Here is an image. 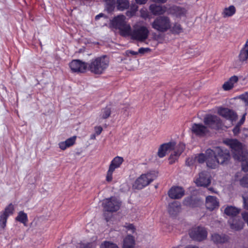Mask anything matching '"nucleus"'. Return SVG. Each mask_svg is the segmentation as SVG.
Instances as JSON below:
<instances>
[{
  "instance_id": "55",
  "label": "nucleus",
  "mask_w": 248,
  "mask_h": 248,
  "mask_svg": "<svg viewBox=\"0 0 248 248\" xmlns=\"http://www.w3.org/2000/svg\"><path fill=\"white\" fill-rule=\"evenodd\" d=\"M246 113H245V114L243 115V116H242V117L241 119L240 120V122H239V125H241V124H243V123L244 122V121H245V116H246Z\"/></svg>"
},
{
  "instance_id": "37",
  "label": "nucleus",
  "mask_w": 248,
  "mask_h": 248,
  "mask_svg": "<svg viewBox=\"0 0 248 248\" xmlns=\"http://www.w3.org/2000/svg\"><path fill=\"white\" fill-rule=\"evenodd\" d=\"M185 148V145L183 143H180L176 147V150L175 151L178 155H180L183 152Z\"/></svg>"
},
{
  "instance_id": "11",
  "label": "nucleus",
  "mask_w": 248,
  "mask_h": 248,
  "mask_svg": "<svg viewBox=\"0 0 248 248\" xmlns=\"http://www.w3.org/2000/svg\"><path fill=\"white\" fill-rule=\"evenodd\" d=\"M123 161V158L120 156H116L111 161L106 176V180L108 182H109L112 181L113 171L121 166Z\"/></svg>"
},
{
  "instance_id": "25",
  "label": "nucleus",
  "mask_w": 248,
  "mask_h": 248,
  "mask_svg": "<svg viewBox=\"0 0 248 248\" xmlns=\"http://www.w3.org/2000/svg\"><path fill=\"white\" fill-rule=\"evenodd\" d=\"M76 138V136H73L67 139L64 141L60 142L59 143V148L62 150H64L67 148L72 146L75 144Z\"/></svg>"
},
{
  "instance_id": "14",
  "label": "nucleus",
  "mask_w": 248,
  "mask_h": 248,
  "mask_svg": "<svg viewBox=\"0 0 248 248\" xmlns=\"http://www.w3.org/2000/svg\"><path fill=\"white\" fill-rule=\"evenodd\" d=\"M69 66L73 72L84 73L88 69V63L79 60H74L69 63Z\"/></svg>"
},
{
  "instance_id": "32",
  "label": "nucleus",
  "mask_w": 248,
  "mask_h": 248,
  "mask_svg": "<svg viewBox=\"0 0 248 248\" xmlns=\"http://www.w3.org/2000/svg\"><path fill=\"white\" fill-rule=\"evenodd\" d=\"M173 33L179 34L183 32V28L181 25L178 23H174L171 28L170 30Z\"/></svg>"
},
{
  "instance_id": "26",
  "label": "nucleus",
  "mask_w": 248,
  "mask_h": 248,
  "mask_svg": "<svg viewBox=\"0 0 248 248\" xmlns=\"http://www.w3.org/2000/svg\"><path fill=\"white\" fill-rule=\"evenodd\" d=\"M115 4L117 10L121 11L127 9L130 6L128 0H117Z\"/></svg>"
},
{
  "instance_id": "15",
  "label": "nucleus",
  "mask_w": 248,
  "mask_h": 248,
  "mask_svg": "<svg viewBox=\"0 0 248 248\" xmlns=\"http://www.w3.org/2000/svg\"><path fill=\"white\" fill-rule=\"evenodd\" d=\"M167 12L176 18H181L186 16V10L184 7L173 5L168 9Z\"/></svg>"
},
{
  "instance_id": "5",
  "label": "nucleus",
  "mask_w": 248,
  "mask_h": 248,
  "mask_svg": "<svg viewBox=\"0 0 248 248\" xmlns=\"http://www.w3.org/2000/svg\"><path fill=\"white\" fill-rule=\"evenodd\" d=\"M126 17L123 15H120L113 18L111 21V25L120 30L121 35L126 37L129 32L130 26L127 24Z\"/></svg>"
},
{
  "instance_id": "41",
  "label": "nucleus",
  "mask_w": 248,
  "mask_h": 248,
  "mask_svg": "<svg viewBox=\"0 0 248 248\" xmlns=\"http://www.w3.org/2000/svg\"><path fill=\"white\" fill-rule=\"evenodd\" d=\"M179 156V155H178L177 153L174 151V154H171L169 157L170 163L171 164L173 163Z\"/></svg>"
},
{
  "instance_id": "18",
  "label": "nucleus",
  "mask_w": 248,
  "mask_h": 248,
  "mask_svg": "<svg viewBox=\"0 0 248 248\" xmlns=\"http://www.w3.org/2000/svg\"><path fill=\"white\" fill-rule=\"evenodd\" d=\"M191 129L193 133L200 137L204 136L208 132L207 127L200 124H192Z\"/></svg>"
},
{
  "instance_id": "48",
  "label": "nucleus",
  "mask_w": 248,
  "mask_h": 248,
  "mask_svg": "<svg viewBox=\"0 0 248 248\" xmlns=\"http://www.w3.org/2000/svg\"><path fill=\"white\" fill-rule=\"evenodd\" d=\"M126 55L129 56L130 55H135L138 54V51H134L133 50H127L125 52Z\"/></svg>"
},
{
  "instance_id": "53",
  "label": "nucleus",
  "mask_w": 248,
  "mask_h": 248,
  "mask_svg": "<svg viewBox=\"0 0 248 248\" xmlns=\"http://www.w3.org/2000/svg\"><path fill=\"white\" fill-rule=\"evenodd\" d=\"M135 13H134L133 12H132L131 10H129V11H127L126 12V15L127 16H129V17H132L134 15H135Z\"/></svg>"
},
{
  "instance_id": "43",
  "label": "nucleus",
  "mask_w": 248,
  "mask_h": 248,
  "mask_svg": "<svg viewBox=\"0 0 248 248\" xmlns=\"http://www.w3.org/2000/svg\"><path fill=\"white\" fill-rule=\"evenodd\" d=\"M245 208L248 210V192L243 196Z\"/></svg>"
},
{
  "instance_id": "60",
  "label": "nucleus",
  "mask_w": 248,
  "mask_h": 248,
  "mask_svg": "<svg viewBox=\"0 0 248 248\" xmlns=\"http://www.w3.org/2000/svg\"><path fill=\"white\" fill-rule=\"evenodd\" d=\"M99 18H100L99 16H98V15H97V16H95V19H96V20L98 19Z\"/></svg>"
},
{
  "instance_id": "2",
  "label": "nucleus",
  "mask_w": 248,
  "mask_h": 248,
  "mask_svg": "<svg viewBox=\"0 0 248 248\" xmlns=\"http://www.w3.org/2000/svg\"><path fill=\"white\" fill-rule=\"evenodd\" d=\"M109 64V58L103 55L93 59L88 63V69L93 74L101 75L105 72Z\"/></svg>"
},
{
  "instance_id": "47",
  "label": "nucleus",
  "mask_w": 248,
  "mask_h": 248,
  "mask_svg": "<svg viewBox=\"0 0 248 248\" xmlns=\"http://www.w3.org/2000/svg\"><path fill=\"white\" fill-rule=\"evenodd\" d=\"M238 80V77L236 76H233L230 78L229 81L230 83H232V84L233 85L235 83L237 82Z\"/></svg>"
},
{
  "instance_id": "31",
  "label": "nucleus",
  "mask_w": 248,
  "mask_h": 248,
  "mask_svg": "<svg viewBox=\"0 0 248 248\" xmlns=\"http://www.w3.org/2000/svg\"><path fill=\"white\" fill-rule=\"evenodd\" d=\"M235 12V7L232 5L229 6L228 8H226L224 9L223 15L224 17L231 16H232Z\"/></svg>"
},
{
  "instance_id": "38",
  "label": "nucleus",
  "mask_w": 248,
  "mask_h": 248,
  "mask_svg": "<svg viewBox=\"0 0 248 248\" xmlns=\"http://www.w3.org/2000/svg\"><path fill=\"white\" fill-rule=\"evenodd\" d=\"M240 184L243 187H248V174L240 180Z\"/></svg>"
},
{
  "instance_id": "50",
  "label": "nucleus",
  "mask_w": 248,
  "mask_h": 248,
  "mask_svg": "<svg viewBox=\"0 0 248 248\" xmlns=\"http://www.w3.org/2000/svg\"><path fill=\"white\" fill-rule=\"evenodd\" d=\"M138 6L135 4H132L130 6V10H131L132 12H133L134 13H136V12L138 10Z\"/></svg>"
},
{
  "instance_id": "40",
  "label": "nucleus",
  "mask_w": 248,
  "mask_h": 248,
  "mask_svg": "<svg viewBox=\"0 0 248 248\" xmlns=\"http://www.w3.org/2000/svg\"><path fill=\"white\" fill-rule=\"evenodd\" d=\"M183 203L186 206H193V200L191 197L186 198L183 201Z\"/></svg>"
},
{
  "instance_id": "33",
  "label": "nucleus",
  "mask_w": 248,
  "mask_h": 248,
  "mask_svg": "<svg viewBox=\"0 0 248 248\" xmlns=\"http://www.w3.org/2000/svg\"><path fill=\"white\" fill-rule=\"evenodd\" d=\"M16 219L21 223H25L27 221V215L23 212L20 211Z\"/></svg>"
},
{
  "instance_id": "20",
  "label": "nucleus",
  "mask_w": 248,
  "mask_h": 248,
  "mask_svg": "<svg viewBox=\"0 0 248 248\" xmlns=\"http://www.w3.org/2000/svg\"><path fill=\"white\" fill-rule=\"evenodd\" d=\"M175 142H170L162 144L159 148L157 155L160 158L165 156L166 153L174 149Z\"/></svg>"
},
{
  "instance_id": "35",
  "label": "nucleus",
  "mask_w": 248,
  "mask_h": 248,
  "mask_svg": "<svg viewBox=\"0 0 248 248\" xmlns=\"http://www.w3.org/2000/svg\"><path fill=\"white\" fill-rule=\"evenodd\" d=\"M239 98L244 103L245 106L248 108V92L245 93L239 96Z\"/></svg>"
},
{
  "instance_id": "12",
  "label": "nucleus",
  "mask_w": 248,
  "mask_h": 248,
  "mask_svg": "<svg viewBox=\"0 0 248 248\" xmlns=\"http://www.w3.org/2000/svg\"><path fill=\"white\" fill-rule=\"evenodd\" d=\"M205 154L207 167L211 169H215L219 164L213 149H207L205 152Z\"/></svg>"
},
{
  "instance_id": "29",
  "label": "nucleus",
  "mask_w": 248,
  "mask_h": 248,
  "mask_svg": "<svg viewBox=\"0 0 248 248\" xmlns=\"http://www.w3.org/2000/svg\"><path fill=\"white\" fill-rule=\"evenodd\" d=\"M240 211L238 209L233 206H228L224 210V213L227 215L232 217H235L239 214Z\"/></svg>"
},
{
  "instance_id": "59",
  "label": "nucleus",
  "mask_w": 248,
  "mask_h": 248,
  "mask_svg": "<svg viewBox=\"0 0 248 248\" xmlns=\"http://www.w3.org/2000/svg\"><path fill=\"white\" fill-rule=\"evenodd\" d=\"M185 248H199L198 247L193 245H188Z\"/></svg>"
},
{
  "instance_id": "6",
  "label": "nucleus",
  "mask_w": 248,
  "mask_h": 248,
  "mask_svg": "<svg viewBox=\"0 0 248 248\" xmlns=\"http://www.w3.org/2000/svg\"><path fill=\"white\" fill-rule=\"evenodd\" d=\"M156 177L157 175L154 172L142 174L136 179L133 185V187L135 189H141L149 185L156 179Z\"/></svg>"
},
{
  "instance_id": "56",
  "label": "nucleus",
  "mask_w": 248,
  "mask_h": 248,
  "mask_svg": "<svg viewBox=\"0 0 248 248\" xmlns=\"http://www.w3.org/2000/svg\"><path fill=\"white\" fill-rule=\"evenodd\" d=\"M80 248H91L90 247V244H81L80 245Z\"/></svg>"
},
{
  "instance_id": "54",
  "label": "nucleus",
  "mask_w": 248,
  "mask_h": 248,
  "mask_svg": "<svg viewBox=\"0 0 248 248\" xmlns=\"http://www.w3.org/2000/svg\"><path fill=\"white\" fill-rule=\"evenodd\" d=\"M136 1L139 4H144L146 3L147 0H136Z\"/></svg>"
},
{
  "instance_id": "28",
  "label": "nucleus",
  "mask_w": 248,
  "mask_h": 248,
  "mask_svg": "<svg viewBox=\"0 0 248 248\" xmlns=\"http://www.w3.org/2000/svg\"><path fill=\"white\" fill-rule=\"evenodd\" d=\"M135 240L133 236L128 235L124 240L123 248H134Z\"/></svg>"
},
{
  "instance_id": "51",
  "label": "nucleus",
  "mask_w": 248,
  "mask_h": 248,
  "mask_svg": "<svg viewBox=\"0 0 248 248\" xmlns=\"http://www.w3.org/2000/svg\"><path fill=\"white\" fill-rule=\"evenodd\" d=\"M240 131V127L239 125H236L233 129V132L235 135L239 133Z\"/></svg>"
},
{
  "instance_id": "10",
  "label": "nucleus",
  "mask_w": 248,
  "mask_h": 248,
  "mask_svg": "<svg viewBox=\"0 0 248 248\" xmlns=\"http://www.w3.org/2000/svg\"><path fill=\"white\" fill-rule=\"evenodd\" d=\"M189 235L192 239L196 241H201L206 238L207 232L204 228L197 227L191 230Z\"/></svg>"
},
{
  "instance_id": "36",
  "label": "nucleus",
  "mask_w": 248,
  "mask_h": 248,
  "mask_svg": "<svg viewBox=\"0 0 248 248\" xmlns=\"http://www.w3.org/2000/svg\"><path fill=\"white\" fill-rule=\"evenodd\" d=\"M100 248H119L118 246L112 243H110L109 242H105L103 244H102Z\"/></svg>"
},
{
  "instance_id": "39",
  "label": "nucleus",
  "mask_w": 248,
  "mask_h": 248,
  "mask_svg": "<svg viewBox=\"0 0 248 248\" xmlns=\"http://www.w3.org/2000/svg\"><path fill=\"white\" fill-rule=\"evenodd\" d=\"M206 155L203 154H200L197 156L195 157L196 160L199 163H203L206 161Z\"/></svg>"
},
{
  "instance_id": "44",
  "label": "nucleus",
  "mask_w": 248,
  "mask_h": 248,
  "mask_svg": "<svg viewBox=\"0 0 248 248\" xmlns=\"http://www.w3.org/2000/svg\"><path fill=\"white\" fill-rule=\"evenodd\" d=\"M150 51H151V49L148 47H146V48L141 47L139 49L138 54H144L146 53H148V52H150Z\"/></svg>"
},
{
  "instance_id": "49",
  "label": "nucleus",
  "mask_w": 248,
  "mask_h": 248,
  "mask_svg": "<svg viewBox=\"0 0 248 248\" xmlns=\"http://www.w3.org/2000/svg\"><path fill=\"white\" fill-rule=\"evenodd\" d=\"M126 228L128 230L131 231L132 232H135V228H134V226L133 225V224H129L126 226Z\"/></svg>"
},
{
  "instance_id": "19",
  "label": "nucleus",
  "mask_w": 248,
  "mask_h": 248,
  "mask_svg": "<svg viewBox=\"0 0 248 248\" xmlns=\"http://www.w3.org/2000/svg\"><path fill=\"white\" fill-rule=\"evenodd\" d=\"M185 191L180 186L172 187L168 191L169 197L172 199H179L184 195Z\"/></svg>"
},
{
  "instance_id": "3",
  "label": "nucleus",
  "mask_w": 248,
  "mask_h": 248,
  "mask_svg": "<svg viewBox=\"0 0 248 248\" xmlns=\"http://www.w3.org/2000/svg\"><path fill=\"white\" fill-rule=\"evenodd\" d=\"M149 30L145 26L135 24L133 26L132 29L130 27L127 36H130L131 38L139 42H144L148 37Z\"/></svg>"
},
{
  "instance_id": "17",
  "label": "nucleus",
  "mask_w": 248,
  "mask_h": 248,
  "mask_svg": "<svg viewBox=\"0 0 248 248\" xmlns=\"http://www.w3.org/2000/svg\"><path fill=\"white\" fill-rule=\"evenodd\" d=\"M14 206L10 203L6 207L4 212L0 215V225L4 228L6 226L8 217L13 214Z\"/></svg>"
},
{
  "instance_id": "21",
  "label": "nucleus",
  "mask_w": 248,
  "mask_h": 248,
  "mask_svg": "<svg viewBox=\"0 0 248 248\" xmlns=\"http://www.w3.org/2000/svg\"><path fill=\"white\" fill-rule=\"evenodd\" d=\"M205 206L207 209L212 211L219 206V202L216 197L208 196L206 198Z\"/></svg>"
},
{
  "instance_id": "22",
  "label": "nucleus",
  "mask_w": 248,
  "mask_h": 248,
  "mask_svg": "<svg viewBox=\"0 0 248 248\" xmlns=\"http://www.w3.org/2000/svg\"><path fill=\"white\" fill-rule=\"evenodd\" d=\"M149 9L154 15L163 16L166 12H167L168 9L165 6L157 5L156 4H152L150 6Z\"/></svg>"
},
{
  "instance_id": "7",
  "label": "nucleus",
  "mask_w": 248,
  "mask_h": 248,
  "mask_svg": "<svg viewBox=\"0 0 248 248\" xmlns=\"http://www.w3.org/2000/svg\"><path fill=\"white\" fill-rule=\"evenodd\" d=\"M213 151L217 156L219 164L224 165L229 163L231 155L227 149L220 147H216L213 149Z\"/></svg>"
},
{
  "instance_id": "46",
  "label": "nucleus",
  "mask_w": 248,
  "mask_h": 248,
  "mask_svg": "<svg viewBox=\"0 0 248 248\" xmlns=\"http://www.w3.org/2000/svg\"><path fill=\"white\" fill-rule=\"evenodd\" d=\"M95 134L99 135L103 130V128L101 126H95L94 127Z\"/></svg>"
},
{
  "instance_id": "58",
  "label": "nucleus",
  "mask_w": 248,
  "mask_h": 248,
  "mask_svg": "<svg viewBox=\"0 0 248 248\" xmlns=\"http://www.w3.org/2000/svg\"><path fill=\"white\" fill-rule=\"evenodd\" d=\"M96 135H97L96 134H93L91 135L90 139L91 140H95L96 138Z\"/></svg>"
},
{
  "instance_id": "34",
  "label": "nucleus",
  "mask_w": 248,
  "mask_h": 248,
  "mask_svg": "<svg viewBox=\"0 0 248 248\" xmlns=\"http://www.w3.org/2000/svg\"><path fill=\"white\" fill-rule=\"evenodd\" d=\"M229 223L230 224L231 228L232 229H234L235 230H241L243 227V224L241 222L235 223L234 221H233V222H231V221L229 220Z\"/></svg>"
},
{
  "instance_id": "57",
  "label": "nucleus",
  "mask_w": 248,
  "mask_h": 248,
  "mask_svg": "<svg viewBox=\"0 0 248 248\" xmlns=\"http://www.w3.org/2000/svg\"><path fill=\"white\" fill-rule=\"evenodd\" d=\"M154 2H159L161 3H165L167 0H152Z\"/></svg>"
},
{
  "instance_id": "42",
  "label": "nucleus",
  "mask_w": 248,
  "mask_h": 248,
  "mask_svg": "<svg viewBox=\"0 0 248 248\" xmlns=\"http://www.w3.org/2000/svg\"><path fill=\"white\" fill-rule=\"evenodd\" d=\"M233 87V85L232 84V83H230L229 81L225 82L224 84L222 86V87L223 89L225 91H228Z\"/></svg>"
},
{
  "instance_id": "9",
  "label": "nucleus",
  "mask_w": 248,
  "mask_h": 248,
  "mask_svg": "<svg viewBox=\"0 0 248 248\" xmlns=\"http://www.w3.org/2000/svg\"><path fill=\"white\" fill-rule=\"evenodd\" d=\"M203 122L205 124L213 129H217L221 126V121L216 115H207L204 118Z\"/></svg>"
},
{
  "instance_id": "24",
  "label": "nucleus",
  "mask_w": 248,
  "mask_h": 248,
  "mask_svg": "<svg viewBox=\"0 0 248 248\" xmlns=\"http://www.w3.org/2000/svg\"><path fill=\"white\" fill-rule=\"evenodd\" d=\"M228 237L225 234L214 233L212 235L211 240L216 244H222L228 241Z\"/></svg>"
},
{
  "instance_id": "4",
  "label": "nucleus",
  "mask_w": 248,
  "mask_h": 248,
  "mask_svg": "<svg viewBox=\"0 0 248 248\" xmlns=\"http://www.w3.org/2000/svg\"><path fill=\"white\" fill-rule=\"evenodd\" d=\"M150 25L154 30L160 33H164L171 28L170 18L164 15L155 17Z\"/></svg>"
},
{
  "instance_id": "1",
  "label": "nucleus",
  "mask_w": 248,
  "mask_h": 248,
  "mask_svg": "<svg viewBox=\"0 0 248 248\" xmlns=\"http://www.w3.org/2000/svg\"><path fill=\"white\" fill-rule=\"evenodd\" d=\"M225 143L232 149L234 159L242 162V170L248 171V153L244 149L242 143L236 140L232 139L227 140Z\"/></svg>"
},
{
  "instance_id": "16",
  "label": "nucleus",
  "mask_w": 248,
  "mask_h": 248,
  "mask_svg": "<svg viewBox=\"0 0 248 248\" xmlns=\"http://www.w3.org/2000/svg\"><path fill=\"white\" fill-rule=\"evenodd\" d=\"M195 183L198 186L206 187L211 183L210 176L207 171H202L199 174V177Z\"/></svg>"
},
{
  "instance_id": "23",
  "label": "nucleus",
  "mask_w": 248,
  "mask_h": 248,
  "mask_svg": "<svg viewBox=\"0 0 248 248\" xmlns=\"http://www.w3.org/2000/svg\"><path fill=\"white\" fill-rule=\"evenodd\" d=\"M181 210V205L178 202H173L169 205L168 212L172 216L177 215Z\"/></svg>"
},
{
  "instance_id": "27",
  "label": "nucleus",
  "mask_w": 248,
  "mask_h": 248,
  "mask_svg": "<svg viewBox=\"0 0 248 248\" xmlns=\"http://www.w3.org/2000/svg\"><path fill=\"white\" fill-rule=\"evenodd\" d=\"M248 59V39L244 47L241 50L239 55V59L241 62L246 61Z\"/></svg>"
},
{
  "instance_id": "52",
  "label": "nucleus",
  "mask_w": 248,
  "mask_h": 248,
  "mask_svg": "<svg viewBox=\"0 0 248 248\" xmlns=\"http://www.w3.org/2000/svg\"><path fill=\"white\" fill-rule=\"evenodd\" d=\"M193 160L192 158H188L186 161V163L188 166H190L193 164Z\"/></svg>"
},
{
  "instance_id": "45",
  "label": "nucleus",
  "mask_w": 248,
  "mask_h": 248,
  "mask_svg": "<svg viewBox=\"0 0 248 248\" xmlns=\"http://www.w3.org/2000/svg\"><path fill=\"white\" fill-rule=\"evenodd\" d=\"M115 0H106V3L108 5V8L112 9L115 4Z\"/></svg>"
},
{
  "instance_id": "13",
  "label": "nucleus",
  "mask_w": 248,
  "mask_h": 248,
  "mask_svg": "<svg viewBox=\"0 0 248 248\" xmlns=\"http://www.w3.org/2000/svg\"><path fill=\"white\" fill-rule=\"evenodd\" d=\"M217 112L220 116L232 122L235 121L237 118L236 113L227 108L219 107L217 108Z\"/></svg>"
},
{
  "instance_id": "8",
  "label": "nucleus",
  "mask_w": 248,
  "mask_h": 248,
  "mask_svg": "<svg viewBox=\"0 0 248 248\" xmlns=\"http://www.w3.org/2000/svg\"><path fill=\"white\" fill-rule=\"evenodd\" d=\"M102 205L105 211L113 212L119 209L121 202L116 198L111 197L104 200Z\"/></svg>"
},
{
  "instance_id": "30",
  "label": "nucleus",
  "mask_w": 248,
  "mask_h": 248,
  "mask_svg": "<svg viewBox=\"0 0 248 248\" xmlns=\"http://www.w3.org/2000/svg\"><path fill=\"white\" fill-rule=\"evenodd\" d=\"M111 112V107L110 106H107L101 110L100 116L103 119L108 118Z\"/></svg>"
},
{
  "instance_id": "61",
  "label": "nucleus",
  "mask_w": 248,
  "mask_h": 248,
  "mask_svg": "<svg viewBox=\"0 0 248 248\" xmlns=\"http://www.w3.org/2000/svg\"><path fill=\"white\" fill-rule=\"evenodd\" d=\"M103 15H103V14H100L99 15H98V16H99V17H100L103 16Z\"/></svg>"
}]
</instances>
